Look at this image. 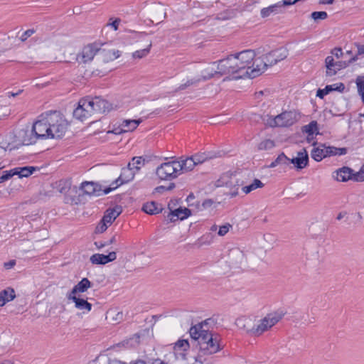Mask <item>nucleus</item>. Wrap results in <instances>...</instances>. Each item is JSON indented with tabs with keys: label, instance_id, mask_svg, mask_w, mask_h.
I'll return each mask as SVG.
<instances>
[{
	"label": "nucleus",
	"instance_id": "nucleus-37",
	"mask_svg": "<svg viewBox=\"0 0 364 364\" xmlns=\"http://www.w3.org/2000/svg\"><path fill=\"white\" fill-rule=\"evenodd\" d=\"M302 132L307 134L309 136H314V134H318V123L316 121H311L309 124L302 127Z\"/></svg>",
	"mask_w": 364,
	"mask_h": 364
},
{
	"label": "nucleus",
	"instance_id": "nucleus-44",
	"mask_svg": "<svg viewBox=\"0 0 364 364\" xmlns=\"http://www.w3.org/2000/svg\"><path fill=\"white\" fill-rule=\"evenodd\" d=\"M109 317L112 319V321H115L117 323L120 322L123 319V314L121 311H118L117 310H110L108 312Z\"/></svg>",
	"mask_w": 364,
	"mask_h": 364
},
{
	"label": "nucleus",
	"instance_id": "nucleus-41",
	"mask_svg": "<svg viewBox=\"0 0 364 364\" xmlns=\"http://www.w3.org/2000/svg\"><path fill=\"white\" fill-rule=\"evenodd\" d=\"M151 46H152V44H151V42H150V43L147 46V48H146L144 49L136 50L134 53H133V54H132L133 58L140 59V58H142L146 56L149 53Z\"/></svg>",
	"mask_w": 364,
	"mask_h": 364
},
{
	"label": "nucleus",
	"instance_id": "nucleus-20",
	"mask_svg": "<svg viewBox=\"0 0 364 364\" xmlns=\"http://www.w3.org/2000/svg\"><path fill=\"white\" fill-rule=\"evenodd\" d=\"M290 162L298 169H302L308 165L309 156L306 149L297 153V156L290 160Z\"/></svg>",
	"mask_w": 364,
	"mask_h": 364
},
{
	"label": "nucleus",
	"instance_id": "nucleus-63",
	"mask_svg": "<svg viewBox=\"0 0 364 364\" xmlns=\"http://www.w3.org/2000/svg\"><path fill=\"white\" fill-rule=\"evenodd\" d=\"M116 242V235H114L112 237V238L109 240V242L107 245L112 244Z\"/></svg>",
	"mask_w": 364,
	"mask_h": 364
},
{
	"label": "nucleus",
	"instance_id": "nucleus-6",
	"mask_svg": "<svg viewBox=\"0 0 364 364\" xmlns=\"http://www.w3.org/2000/svg\"><path fill=\"white\" fill-rule=\"evenodd\" d=\"M299 118V114L295 111H285L273 117L268 116L266 120L267 124L271 127H289L296 123Z\"/></svg>",
	"mask_w": 364,
	"mask_h": 364
},
{
	"label": "nucleus",
	"instance_id": "nucleus-40",
	"mask_svg": "<svg viewBox=\"0 0 364 364\" xmlns=\"http://www.w3.org/2000/svg\"><path fill=\"white\" fill-rule=\"evenodd\" d=\"M263 186L264 183L260 180L255 178L250 185L243 186L242 190L245 194H247L251 191L258 188H262Z\"/></svg>",
	"mask_w": 364,
	"mask_h": 364
},
{
	"label": "nucleus",
	"instance_id": "nucleus-9",
	"mask_svg": "<svg viewBox=\"0 0 364 364\" xmlns=\"http://www.w3.org/2000/svg\"><path fill=\"white\" fill-rule=\"evenodd\" d=\"M94 114V109L90 101V97L81 99L77 107L73 111V116L82 122L86 120Z\"/></svg>",
	"mask_w": 364,
	"mask_h": 364
},
{
	"label": "nucleus",
	"instance_id": "nucleus-49",
	"mask_svg": "<svg viewBox=\"0 0 364 364\" xmlns=\"http://www.w3.org/2000/svg\"><path fill=\"white\" fill-rule=\"evenodd\" d=\"M200 78L188 80L186 83L181 85L178 87V90H182L191 85H196L199 81H200Z\"/></svg>",
	"mask_w": 364,
	"mask_h": 364
},
{
	"label": "nucleus",
	"instance_id": "nucleus-14",
	"mask_svg": "<svg viewBox=\"0 0 364 364\" xmlns=\"http://www.w3.org/2000/svg\"><path fill=\"white\" fill-rule=\"evenodd\" d=\"M335 173L336 176H333V177L338 181L346 182L352 178L356 181H364V175L363 173L353 175V170L346 166L338 169Z\"/></svg>",
	"mask_w": 364,
	"mask_h": 364
},
{
	"label": "nucleus",
	"instance_id": "nucleus-46",
	"mask_svg": "<svg viewBox=\"0 0 364 364\" xmlns=\"http://www.w3.org/2000/svg\"><path fill=\"white\" fill-rule=\"evenodd\" d=\"M14 176V173L13 168L9 171H5L0 175V183L5 182L10 179L12 176Z\"/></svg>",
	"mask_w": 364,
	"mask_h": 364
},
{
	"label": "nucleus",
	"instance_id": "nucleus-5",
	"mask_svg": "<svg viewBox=\"0 0 364 364\" xmlns=\"http://www.w3.org/2000/svg\"><path fill=\"white\" fill-rule=\"evenodd\" d=\"M284 316L282 311H276L266 314L259 319H256L255 336H260L264 333L269 331Z\"/></svg>",
	"mask_w": 364,
	"mask_h": 364
},
{
	"label": "nucleus",
	"instance_id": "nucleus-56",
	"mask_svg": "<svg viewBox=\"0 0 364 364\" xmlns=\"http://www.w3.org/2000/svg\"><path fill=\"white\" fill-rule=\"evenodd\" d=\"M16 264V260L11 259L8 262H4V266L6 270L11 269Z\"/></svg>",
	"mask_w": 364,
	"mask_h": 364
},
{
	"label": "nucleus",
	"instance_id": "nucleus-42",
	"mask_svg": "<svg viewBox=\"0 0 364 364\" xmlns=\"http://www.w3.org/2000/svg\"><path fill=\"white\" fill-rule=\"evenodd\" d=\"M191 157L193 158L194 162H196V165L200 164L205 161L206 160H208V159L212 158V156L205 153L196 154L193 156H191Z\"/></svg>",
	"mask_w": 364,
	"mask_h": 364
},
{
	"label": "nucleus",
	"instance_id": "nucleus-58",
	"mask_svg": "<svg viewBox=\"0 0 364 364\" xmlns=\"http://www.w3.org/2000/svg\"><path fill=\"white\" fill-rule=\"evenodd\" d=\"M119 23H120L119 19H115L112 23H109V25L111 26L114 28V31H117L118 29Z\"/></svg>",
	"mask_w": 364,
	"mask_h": 364
},
{
	"label": "nucleus",
	"instance_id": "nucleus-54",
	"mask_svg": "<svg viewBox=\"0 0 364 364\" xmlns=\"http://www.w3.org/2000/svg\"><path fill=\"white\" fill-rule=\"evenodd\" d=\"M346 64L345 63H343L342 61H336L335 62V75L337 73L338 71L341 70L342 68L346 67Z\"/></svg>",
	"mask_w": 364,
	"mask_h": 364
},
{
	"label": "nucleus",
	"instance_id": "nucleus-34",
	"mask_svg": "<svg viewBox=\"0 0 364 364\" xmlns=\"http://www.w3.org/2000/svg\"><path fill=\"white\" fill-rule=\"evenodd\" d=\"M145 162L146 160L142 156H134L128 164V166L136 173L145 165Z\"/></svg>",
	"mask_w": 364,
	"mask_h": 364
},
{
	"label": "nucleus",
	"instance_id": "nucleus-38",
	"mask_svg": "<svg viewBox=\"0 0 364 364\" xmlns=\"http://www.w3.org/2000/svg\"><path fill=\"white\" fill-rule=\"evenodd\" d=\"M119 213L120 212L116 209H109L106 211L102 220L110 225L119 216Z\"/></svg>",
	"mask_w": 364,
	"mask_h": 364
},
{
	"label": "nucleus",
	"instance_id": "nucleus-3",
	"mask_svg": "<svg viewBox=\"0 0 364 364\" xmlns=\"http://www.w3.org/2000/svg\"><path fill=\"white\" fill-rule=\"evenodd\" d=\"M288 56V50L284 48H280L272 50L255 59L256 65L252 70V76L257 77L263 73L269 66H272L278 62L284 60Z\"/></svg>",
	"mask_w": 364,
	"mask_h": 364
},
{
	"label": "nucleus",
	"instance_id": "nucleus-7",
	"mask_svg": "<svg viewBox=\"0 0 364 364\" xmlns=\"http://www.w3.org/2000/svg\"><path fill=\"white\" fill-rule=\"evenodd\" d=\"M347 153L346 148H337L335 146H326L325 144H319L318 146L314 147L311 155L316 161H321L324 158L331 156H342Z\"/></svg>",
	"mask_w": 364,
	"mask_h": 364
},
{
	"label": "nucleus",
	"instance_id": "nucleus-4",
	"mask_svg": "<svg viewBox=\"0 0 364 364\" xmlns=\"http://www.w3.org/2000/svg\"><path fill=\"white\" fill-rule=\"evenodd\" d=\"M50 139L61 138L65 133L68 124L60 112H46Z\"/></svg>",
	"mask_w": 364,
	"mask_h": 364
},
{
	"label": "nucleus",
	"instance_id": "nucleus-21",
	"mask_svg": "<svg viewBox=\"0 0 364 364\" xmlns=\"http://www.w3.org/2000/svg\"><path fill=\"white\" fill-rule=\"evenodd\" d=\"M90 287V282L86 279H82L77 283L66 295L67 297L80 296L82 293L85 292Z\"/></svg>",
	"mask_w": 364,
	"mask_h": 364
},
{
	"label": "nucleus",
	"instance_id": "nucleus-32",
	"mask_svg": "<svg viewBox=\"0 0 364 364\" xmlns=\"http://www.w3.org/2000/svg\"><path fill=\"white\" fill-rule=\"evenodd\" d=\"M100 54L102 55L104 61H112L118 58L121 55V52L118 50H105L100 49Z\"/></svg>",
	"mask_w": 364,
	"mask_h": 364
},
{
	"label": "nucleus",
	"instance_id": "nucleus-45",
	"mask_svg": "<svg viewBox=\"0 0 364 364\" xmlns=\"http://www.w3.org/2000/svg\"><path fill=\"white\" fill-rule=\"evenodd\" d=\"M314 21L324 20L327 18L328 14L326 11H314L311 14Z\"/></svg>",
	"mask_w": 364,
	"mask_h": 364
},
{
	"label": "nucleus",
	"instance_id": "nucleus-48",
	"mask_svg": "<svg viewBox=\"0 0 364 364\" xmlns=\"http://www.w3.org/2000/svg\"><path fill=\"white\" fill-rule=\"evenodd\" d=\"M109 225L108 223H105V221H104L102 219L95 228V232L96 233L104 232L107 229Z\"/></svg>",
	"mask_w": 364,
	"mask_h": 364
},
{
	"label": "nucleus",
	"instance_id": "nucleus-61",
	"mask_svg": "<svg viewBox=\"0 0 364 364\" xmlns=\"http://www.w3.org/2000/svg\"><path fill=\"white\" fill-rule=\"evenodd\" d=\"M213 203V200H205L203 203V207H208V206H210L212 205V204Z\"/></svg>",
	"mask_w": 364,
	"mask_h": 364
},
{
	"label": "nucleus",
	"instance_id": "nucleus-62",
	"mask_svg": "<svg viewBox=\"0 0 364 364\" xmlns=\"http://www.w3.org/2000/svg\"><path fill=\"white\" fill-rule=\"evenodd\" d=\"M334 0H320L319 3L322 4H332Z\"/></svg>",
	"mask_w": 364,
	"mask_h": 364
},
{
	"label": "nucleus",
	"instance_id": "nucleus-31",
	"mask_svg": "<svg viewBox=\"0 0 364 364\" xmlns=\"http://www.w3.org/2000/svg\"><path fill=\"white\" fill-rule=\"evenodd\" d=\"M142 210L147 214L155 215L161 213L162 208L156 202L151 201L144 204Z\"/></svg>",
	"mask_w": 364,
	"mask_h": 364
},
{
	"label": "nucleus",
	"instance_id": "nucleus-17",
	"mask_svg": "<svg viewBox=\"0 0 364 364\" xmlns=\"http://www.w3.org/2000/svg\"><path fill=\"white\" fill-rule=\"evenodd\" d=\"M80 190L86 195L89 196H100L102 193H104L100 188V186L94 182L85 181L81 183Z\"/></svg>",
	"mask_w": 364,
	"mask_h": 364
},
{
	"label": "nucleus",
	"instance_id": "nucleus-47",
	"mask_svg": "<svg viewBox=\"0 0 364 364\" xmlns=\"http://www.w3.org/2000/svg\"><path fill=\"white\" fill-rule=\"evenodd\" d=\"M107 133L114 134H121L124 133V129H122V123L119 124L118 125H117V124H113L112 129L109 130Z\"/></svg>",
	"mask_w": 364,
	"mask_h": 364
},
{
	"label": "nucleus",
	"instance_id": "nucleus-23",
	"mask_svg": "<svg viewBox=\"0 0 364 364\" xmlns=\"http://www.w3.org/2000/svg\"><path fill=\"white\" fill-rule=\"evenodd\" d=\"M117 258L115 252H111L108 255L95 254L91 256L90 261L92 264H105L114 261Z\"/></svg>",
	"mask_w": 364,
	"mask_h": 364
},
{
	"label": "nucleus",
	"instance_id": "nucleus-50",
	"mask_svg": "<svg viewBox=\"0 0 364 364\" xmlns=\"http://www.w3.org/2000/svg\"><path fill=\"white\" fill-rule=\"evenodd\" d=\"M232 228V225L230 223H226L222 226H220L219 230H218V235L219 236H224L230 230V229Z\"/></svg>",
	"mask_w": 364,
	"mask_h": 364
},
{
	"label": "nucleus",
	"instance_id": "nucleus-35",
	"mask_svg": "<svg viewBox=\"0 0 364 364\" xmlns=\"http://www.w3.org/2000/svg\"><path fill=\"white\" fill-rule=\"evenodd\" d=\"M196 162H194L193 158L188 157L184 160L179 161V168L181 167V173L183 172H187L192 171L196 166Z\"/></svg>",
	"mask_w": 364,
	"mask_h": 364
},
{
	"label": "nucleus",
	"instance_id": "nucleus-51",
	"mask_svg": "<svg viewBox=\"0 0 364 364\" xmlns=\"http://www.w3.org/2000/svg\"><path fill=\"white\" fill-rule=\"evenodd\" d=\"M35 33H36V30L33 28L26 30L20 36L21 41H22V42L26 41L29 37H31Z\"/></svg>",
	"mask_w": 364,
	"mask_h": 364
},
{
	"label": "nucleus",
	"instance_id": "nucleus-57",
	"mask_svg": "<svg viewBox=\"0 0 364 364\" xmlns=\"http://www.w3.org/2000/svg\"><path fill=\"white\" fill-rule=\"evenodd\" d=\"M282 2V5L284 7V6H289L297 2V0H284Z\"/></svg>",
	"mask_w": 364,
	"mask_h": 364
},
{
	"label": "nucleus",
	"instance_id": "nucleus-1",
	"mask_svg": "<svg viewBox=\"0 0 364 364\" xmlns=\"http://www.w3.org/2000/svg\"><path fill=\"white\" fill-rule=\"evenodd\" d=\"M255 57V53L252 50H245L220 60V75L232 76L234 79L255 78L251 75L256 65Z\"/></svg>",
	"mask_w": 364,
	"mask_h": 364
},
{
	"label": "nucleus",
	"instance_id": "nucleus-8",
	"mask_svg": "<svg viewBox=\"0 0 364 364\" xmlns=\"http://www.w3.org/2000/svg\"><path fill=\"white\" fill-rule=\"evenodd\" d=\"M178 161H171L161 164L157 167L156 174L161 180L171 181L181 174Z\"/></svg>",
	"mask_w": 364,
	"mask_h": 364
},
{
	"label": "nucleus",
	"instance_id": "nucleus-11",
	"mask_svg": "<svg viewBox=\"0 0 364 364\" xmlns=\"http://www.w3.org/2000/svg\"><path fill=\"white\" fill-rule=\"evenodd\" d=\"M256 317L252 315L242 316L235 320V326L239 330L243 331L247 334L255 336Z\"/></svg>",
	"mask_w": 364,
	"mask_h": 364
},
{
	"label": "nucleus",
	"instance_id": "nucleus-25",
	"mask_svg": "<svg viewBox=\"0 0 364 364\" xmlns=\"http://www.w3.org/2000/svg\"><path fill=\"white\" fill-rule=\"evenodd\" d=\"M19 134L24 145L33 144L38 141V138L32 127L29 129L22 130Z\"/></svg>",
	"mask_w": 364,
	"mask_h": 364
},
{
	"label": "nucleus",
	"instance_id": "nucleus-22",
	"mask_svg": "<svg viewBox=\"0 0 364 364\" xmlns=\"http://www.w3.org/2000/svg\"><path fill=\"white\" fill-rule=\"evenodd\" d=\"M219 66H220V60L218 62L213 63L210 66H208L205 70H203V75H202V80H207L212 77H221L222 75H220V73L219 72V71H220L219 70Z\"/></svg>",
	"mask_w": 364,
	"mask_h": 364
},
{
	"label": "nucleus",
	"instance_id": "nucleus-43",
	"mask_svg": "<svg viewBox=\"0 0 364 364\" xmlns=\"http://www.w3.org/2000/svg\"><path fill=\"white\" fill-rule=\"evenodd\" d=\"M275 146L274 141L271 139H265L258 144L259 150H269Z\"/></svg>",
	"mask_w": 364,
	"mask_h": 364
},
{
	"label": "nucleus",
	"instance_id": "nucleus-24",
	"mask_svg": "<svg viewBox=\"0 0 364 364\" xmlns=\"http://www.w3.org/2000/svg\"><path fill=\"white\" fill-rule=\"evenodd\" d=\"M191 215V210L187 208H179L171 210L167 218L171 222H175L178 220H184Z\"/></svg>",
	"mask_w": 364,
	"mask_h": 364
},
{
	"label": "nucleus",
	"instance_id": "nucleus-28",
	"mask_svg": "<svg viewBox=\"0 0 364 364\" xmlns=\"http://www.w3.org/2000/svg\"><path fill=\"white\" fill-rule=\"evenodd\" d=\"M282 8L283 6L280 1L268 7L263 8L260 11L261 16L262 18H267L272 14H279L282 12Z\"/></svg>",
	"mask_w": 364,
	"mask_h": 364
},
{
	"label": "nucleus",
	"instance_id": "nucleus-33",
	"mask_svg": "<svg viewBox=\"0 0 364 364\" xmlns=\"http://www.w3.org/2000/svg\"><path fill=\"white\" fill-rule=\"evenodd\" d=\"M142 122L141 119H124L121 123L124 133L127 132H132L137 128L139 124Z\"/></svg>",
	"mask_w": 364,
	"mask_h": 364
},
{
	"label": "nucleus",
	"instance_id": "nucleus-53",
	"mask_svg": "<svg viewBox=\"0 0 364 364\" xmlns=\"http://www.w3.org/2000/svg\"><path fill=\"white\" fill-rule=\"evenodd\" d=\"M331 54L337 59H340L343 56V51L340 48H335L331 50Z\"/></svg>",
	"mask_w": 364,
	"mask_h": 364
},
{
	"label": "nucleus",
	"instance_id": "nucleus-15",
	"mask_svg": "<svg viewBox=\"0 0 364 364\" xmlns=\"http://www.w3.org/2000/svg\"><path fill=\"white\" fill-rule=\"evenodd\" d=\"M190 345L186 339H179L173 344V351L178 360H185L189 351Z\"/></svg>",
	"mask_w": 364,
	"mask_h": 364
},
{
	"label": "nucleus",
	"instance_id": "nucleus-27",
	"mask_svg": "<svg viewBox=\"0 0 364 364\" xmlns=\"http://www.w3.org/2000/svg\"><path fill=\"white\" fill-rule=\"evenodd\" d=\"M146 341L145 333H136L127 338L124 341V345L127 347L135 348L139 346L140 343H142Z\"/></svg>",
	"mask_w": 364,
	"mask_h": 364
},
{
	"label": "nucleus",
	"instance_id": "nucleus-39",
	"mask_svg": "<svg viewBox=\"0 0 364 364\" xmlns=\"http://www.w3.org/2000/svg\"><path fill=\"white\" fill-rule=\"evenodd\" d=\"M335 60L333 55H328L325 59V64L326 68V75L333 76L335 75Z\"/></svg>",
	"mask_w": 364,
	"mask_h": 364
},
{
	"label": "nucleus",
	"instance_id": "nucleus-59",
	"mask_svg": "<svg viewBox=\"0 0 364 364\" xmlns=\"http://www.w3.org/2000/svg\"><path fill=\"white\" fill-rule=\"evenodd\" d=\"M357 49H358V55H364V44H358L356 45Z\"/></svg>",
	"mask_w": 364,
	"mask_h": 364
},
{
	"label": "nucleus",
	"instance_id": "nucleus-36",
	"mask_svg": "<svg viewBox=\"0 0 364 364\" xmlns=\"http://www.w3.org/2000/svg\"><path fill=\"white\" fill-rule=\"evenodd\" d=\"M98 364H126L124 362H122L117 359H110L107 356H101L97 360ZM133 364H146V363L143 360H137L134 362Z\"/></svg>",
	"mask_w": 364,
	"mask_h": 364
},
{
	"label": "nucleus",
	"instance_id": "nucleus-30",
	"mask_svg": "<svg viewBox=\"0 0 364 364\" xmlns=\"http://www.w3.org/2000/svg\"><path fill=\"white\" fill-rule=\"evenodd\" d=\"M37 169L34 166L16 167L13 168L14 176L17 175L19 178L28 177Z\"/></svg>",
	"mask_w": 364,
	"mask_h": 364
},
{
	"label": "nucleus",
	"instance_id": "nucleus-64",
	"mask_svg": "<svg viewBox=\"0 0 364 364\" xmlns=\"http://www.w3.org/2000/svg\"><path fill=\"white\" fill-rule=\"evenodd\" d=\"M153 364H167V363H166L160 360H156L153 363Z\"/></svg>",
	"mask_w": 364,
	"mask_h": 364
},
{
	"label": "nucleus",
	"instance_id": "nucleus-2",
	"mask_svg": "<svg viewBox=\"0 0 364 364\" xmlns=\"http://www.w3.org/2000/svg\"><path fill=\"white\" fill-rule=\"evenodd\" d=\"M207 326L197 324L190 328V336L198 342L200 355H210L220 351L223 345L219 334L206 329Z\"/></svg>",
	"mask_w": 364,
	"mask_h": 364
},
{
	"label": "nucleus",
	"instance_id": "nucleus-52",
	"mask_svg": "<svg viewBox=\"0 0 364 364\" xmlns=\"http://www.w3.org/2000/svg\"><path fill=\"white\" fill-rule=\"evenodd\" d=\"M290 159L284 154L282 153L276 159V163L278 164H287Z\"/></svg>",
	"mask_w": 364,
	"mask_h": 364
},
{
	"label": "nucleus",
	"instance_id": "nucleus-12",
	"mask_svg": "<svg viewBox=\"0 0 364 364\" xmlns=\"http://www.w3.org/2000/svg\"><path fill=\"white\" fill-rule=\"evenodd\" d=\"M135 174L136 172L128 166L126 168H123L119 178L111 184L109 188L104 190V194H107L112 190L116 189L122 184L132 181L134 178Z\"/></svg>",
	"mask_w": 364,
	"mask_h": 364
},
{
	"label": "nucleus",
	"instance_id": "nucleus-29",
	"mask_svg": "<svg viewBox=\"0 0 364 364\" xmlns=\"http://www.w3.org/2000/svg\"><path fill=\"white\" fill-rule=\"evenodd\" d=\"M14 290L11 288H7L0 292V306H4L6 303L12 301L15 298Z\"/></svg>",
	"mask_w": 364,
	"mask_h": 364
},
{
	"label": "nucleus",
	"instance_id": "nucleus-18",
	"mask_svg": "<svg viewBox=\"0 0 364 364\" xmlns=\"http://www.w3.org/2000/svg\"><path fill=\"white\" fill-rule=\"evenodd\" d=\"M92 107L94 109V114L95 113H104L108 111L111 108L110 104L105 100L102 99L100 97H95V98H90Z\"/></svg>",
	"mask_w": 364,
	"mask_h": 364
},
{
	"label": "nucleus",
	"instance_id": "nucleus-10",
	"mask_svg": "<svg viewBox=\"0 0 364 364\" xmlns=\"http://www.w3.org/2000/svg\"><path fill=\"white\" fill-rule=\"evenodd\" d=\"M32 128L38 140L50 139L46 112L38 117V119L33 123Z\"/></svg>",
	"mask_w": 364,
	"mask_h": 364
},
{
	"label": "nucleus",
	"instance_id": "nucleus-16",
	"mask_svg": "<svg viewBox=\"0 0 364 364\" xmlns=\"http://www.w3.org/2000/svg\"><path fill=\"white\" fill-rule=\"evenodd\" d=\"M69 301L74 303L75 307L82 314H88L92 310V304L80 296L67 297Z\"/></svg>",
	"mask_w": 364,
	"mask_h": 364
},
{
	"label": "nucleus",
	"instance_id": "nucleus-60",
	"mask_svg": "<svg viewBox=\"0 0 364 364\" xmlns=\"http://www.w3.org/2000/svg\"><path fill=\"white\" fill-rule=\"evenodd\" d=\"M358 92L360 95L362 102L364 104V88L361 87H357Z\"/></svg>",
	"mask_w": 364,
	"mask_h": 364
},
{
	"label": "nucleus",
	"instance_id": "nucleus-26",
	"mask_svg": "<svg viewBox=\"0 0 364 364\" xmlns=\"http://www.w3.org/2000/svg\"><path fill=\"white\" fill-rule=\"evenodd\" d=\"M345 90V85L342 82L336 83L330 85H326V87L323 90H318L317 96L320 98H323L324 96L328 95L330 92L337 90L341 92H343Z\"/></svg>",
	"mask_w": 364,
	"mask_h": 364
},
{
	"label": "nucleus",
	"instance_id": "nucleus-55",
	"mask_svg": "<svg viewBox=\"0 0 364 364\" xmlns=\"http://www.w3.org/2000/svg\"><path fill=\"white\" fill-rule=\"evenodd\" d=\"M355 83L357 87H361L364 88V76L358 75L356 77Z\"/></svg>",
	"mask_w": 364,
	"mask_h": 364
},
{
	"label": "nucleus",
	"instance_id": "nucleus-13",
	"mask_svg": "<svg viewBox=\"0 0 364 364\" xmlns=\"http://www.w3.org/2000/svg\"><path fill=\"white\" fill-rule=\"evenodd\" d=\"M102 44L97 42L89 43L83 47L81 53L77 55L82 63L90 62L95 55L100 51Z\"/></svg>",
	"mask_w": 364,
	"mask_h": 364
},
{
	"label": "nucleus",
	"instance_id": "nucleus-19",
	"mask_svg": "<svg viewBox=\"0 0 364 364\" xmlns=\"http://www.w3.org/2000/svg\"><path fill=\"white\" fill-rule=\"evenodd\" d=\"M216 186L218 187H232L240 186V184L235 178V175L231 172H226L222 174L220 178L216 181Z\"/></svg>",
	"mask_w": 364,
	"mask_h": 364
}]
</instances>
